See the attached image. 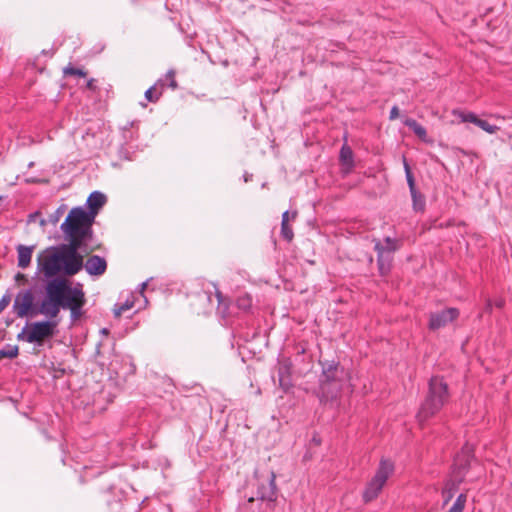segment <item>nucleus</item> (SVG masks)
Instances as JSON below:
<instances>
[{
	"mask_svg": "<svg viewBox=\"0 0 512 512\" xmlns=\"http://www.w3.org/2000/svg\"><path fill=\"white\" fill-rule=\"evenodd\" d=\"M412 197V206L415 212H424L426 201L425 196L418 190L410 191Z\"/></svg>",
	"mask_w": 512,
	"mask_h": 512,
	"instance_id": "21",
	"label": "nucleus"
},
{
	"mask_svg": "<svg viewBox=\"0 0 512 512\" xmlns=\"http://www.w3.org/2000/svg\"><path fill=\"white\" fill-rule=\"evenodd\" d=\"M216 298L218 300V305H219V309H221V307H223L224 303L227 302V297H225L221 291L217 290L216 293Z\"/></svg>",
	"mask_w": 512,
	"mask_h": 512,
	"instance_id": "36",
	"label": "nucleus"
},
{
	"mask_svg": "<svg viewBox=\"0 0 512 512\" xmlns=\"http://www.w3.org/2000/svg\"><path fill=\"white\" fill-rule=\"evenodd\" d=\"M134 305V302L133 301H129V300H126L124 303L122 304H116L115 307H114V316L115 317H120L125 311L131 309Z\"/></svg>",
	"mask_w": 512,
	"mask_h": 512,
	"instance_id": "31",
	"label": "nucleus"
},
{
	"mask_svg": "<svg viewBox=\"0 0 512 512\" xmlns=\"http://www.w3.org/2000/svg\"><path fill=\"white\" fill-rule=\"evenodd\" d=\"M64 372H65V370H64V369H60V370H59V373H61V374H64Z\"/></svg>",
	"mask_w": 512,
	"mask_h": 512,
	"instance_id": "50",
	"label": "nucleus"
},
{
	"mask_svg": "<svg viewBox=\"0 0 512 512\" xmlns=\"http://www.w3.org/2000/svg\"><path fill=\"white\" fill-rule=\"evenodd\" d=\"M62 273L56 276L46 278L47 284L45 286V298L37 309V315L43 314L54 320L61 309H65L66 299L68 297L71 282Z\"/></svg>",
	"mask_w": 512,
	"mask_h": 512,
	"instance_id": "3",
	"label": "nucleus"
},
{
	"mask_svg": "<svg viewBox=\"0 0 512 512\" xmlns=\"http://www.w3.org/2000/svg\"><path fill=\"white\" fill-rule=\"evenodd\" d=\"M85 302L86 299L82 285L80 283L74 287L70 285L65 309L70 310L72 320H77L81 317L82 308L85 305Z\"/></svg>",
	"mask_w": 512,
	"mask_h": 512,
	"instance_id": "10",
	"label": "nucleus"
},
{
	"mask_svg": "<svg viewBox=\"0 0 512 512\" xmlns=\"http://www.w3.org/2000/svg\"><path fill=\"white\" fill-rule=\"evenodd\" d=\"M450 398V388L445 378L441 375H433L428 380L427 391L416 414L417 422L423 426L449 403Z\"/></svg>",
	"mask_w": 512,
	"mask_h": 512,
	"instance_id": "2",
	"label": "nucleus"
},
{
	"mask_svg": "<svg viewBox=\"0 0 512 512\" xmlns=\"http://www.w3.org/2000/svg\"><path fill=\"white\" fill-rule=\"evenodd\" d=\"M459 315V309L454 307L431 313L429 316L428 328L433 331L438 330L455 321Z\"/></svg>",
	"mask_w": 512,
	"mask_h": 512,
	"instance_id": "11",
	"label": "nucleus"
},
{
	"mask_svg": "<svg viewBox=\"0 0 512 512\" xmlns=\"http://www.w3.org/2000/svg\"><path fill=\"white\" fill-rule=\"evenodd\" d=\"M453 115L458 117L461 122H469L473 123L477 126V121H479V117L473 112H465L462 110H453Z\"/></svg>",
	"mask_w": 512,
	"mask_h": 512,
	"instance_id": "24",
	"label": "nucleus"
},
{
	"mask_svg": "<svg viewBox=\"0 0 512 512\" xmlns=\"http://www.w3.org/2000/svg\"><path fill=\"white\" fill-rule=\"evenodd\" d=\"M403 124L408 127L413 133L423 142L428 143L430 140L427 136L426 129L413 118H406Z\"/></svg>",
	"mask_w": 512,
	"mask_h": 512,
	"instance_id": "20",
	"label": "nucleus"
},
{
	"mask_svg": "<svg viewBox=\"0 0 512 512\" xmlns=\"http://www.w3.org/2000/svg\"><path fill=\"white\" fill-rule=\"evenodd\" d=\"M18 356V347L7 345L6 347L0 349V359L8 358L13 359Z\"/></svg>",
	"mask_w": 512,
	"mask_h": 512,
	"instance_id": "29",
	"label": "nucleus"
},
{
	"mask_svg": "<svg viewBox=\"0 0 512 512\" xmlns=\"http://www.w3.org/2000/svg\"><path fill=\"white\" fill-rule=\"evenodd\" d=\"M472 462H477L473 445L465 443L461 450L455 455L452 465V477L461 478L464 482Z\"/></svg>",
	"mask_w": 512,
	"mask_h": 512,
	"instance_id": "7",
	"label": "nucleus"
},
{
	"mask_svg": "<svg viewBox=\"0 0 512 512\" xmlns=\"http://www.w3.org/2000/svg\"><path fill=\"white\" fill-rule=\"evenodd\" d=\"M83 268L91 276H101L107 270V261L104 257L92 255L83 261Z\"/></svg>",
	"mask_w": 512,
	"mask_h": 512,
	"instance_id": "14",
	"label": "nucleus"
},
{
	"mask_svg": "<svg viewBox=\"0 0 512 512\" xmlns=\"http://www.w3.org/2000/svg\"><path fill=\"white\" fill-rule=\"evenodd\" d=\"M39 306L34 304V294L31 289L20 291L14 300L13 310L17 317L36 316Z\"/></svg>",
	"mask_w": 512,
	"mask_h": 512,
	"instance_id": "9",
	"label": "nucleus"
},
{
	"mask_svg": "<svg viewBox=\"0 0 512 512\" xmlns=\"http://www.w3.org/2000/svg\"><path fill=\"white\" fill-rule=\"evenodd\" d=\"M289 220H290V213L289 211H285L283 214H282V221L281 223H289Z\"/></svg>",
	"mask_w": 512,
	"mask_h": 512,
	"instance_id": "41",
	"label": "nucleus"
},
{
	"mask_svg": "<svg viewBox=\"0 0 512 512\" xmlns=\"http://www.w3.org/2000/svg\"><path fill=\"white\" fill-rule=\"evenodd\" d=\"M394 468V463L391 460L384 458L380 460L375 475L363 491L362 497L365 503H369L379 496L388 478L393 474Z\"/></svg>",
	"mask_w": 512,
	"mask_h": 512,
	"instance_id": "5",
	"label": "nucleus"
},
{
	"mask_svg": "<svg viewBox=\"0 0 512 512\" xmlns=\"http://www.w3.org/2000/svg\"><path fill=\"white\" fill-rule=\"evenodd\" d=\"M95 219L81 207L72 208L60 228L68 240L43 250L37 258V268L45 278L62 273L74 276L83 269V253L89 254L95 248L89 246L94 236Z\"/></svg>",
	"mask_w": 512,
	"mask_h": 512,
	"instance_id": "1",
	"label": "nucleus"
},
{
	"mask_svg": "<svg viewBox=\"0 0 512 512\" xmlns=\"http://www.w3.org/2000/svg\"><path fill=\"white\" fill-rule=\"evenodd\" d=\"M229 306H230V301H229V299H227V302L224 303V305H223V307H221V309H219V306L217 307V311L223 317H228V316H230Z\"/></svg>",
	"mask_w": 512,
	"mask_h": 512,
	"instance_id": "35",
	"label": "nucleus"
},
{
	"mask_svg": "<svg viewBox=\"0 0 512 512\" xmlns=\"http://www.w3.org/2000/svg\"><path fill=\"white\" fill-rule=\"evenodd\" d=\"M297 217V211H293L291 214V219L294 220Z\"/></svg>",
	"mask_w": 512,
	"mask_h": 512,
	"instance_id": "45",
	"label": "nucleus"
},
{
	"mask_svg": "<svg viewBox=\"0 0 512 512\" xmlns=\"http://www.w3.org/2000/svg\"><path fill=\"white\" fill-rule=\"evenodd\" d=\"M52 221H53V222H56V221H58V218H57V216H54V219H53Z\"/></svg>",
	"mask_w": 512,
	"mask_h": 512,
	"instance_id": "49",
	"label": "nucleus"
},
{
	"mask_svg": "<svg viewBox=\"0 0 512 512\" xmlns=\"http://www.w3.org/2000/svg\"><path fill=\"white\" fill-rule=\"evenodd\" d=\"M145 287H146V283H142V284H141V289H142V290H144V289H145Z\"/></svg>",
	"mask_w": 512,
	"mask_h": 512,
	"instance_id": "46",
	"label": "nucleus"
},
{
	"mask_svg": "<svg viewBox=\"0 0 512 512\" xmlns=\"http://www.w3.org/2000/svg\"><path fill=\"white\" fill-rule=\"evenodd\" d=\"M477 126L490 134H494L495 132H497L499 130L498 126L492 125L488 121L480 119V118H479V121H477Z\"/></svg>",
	"mask_w": 512,
	"mask_h": 512,
	"instance_id": "33",
	"label": "nucleus"
},
{
	"mask_svg": "<svg viewBox=\"0 0 512 512\" xmlns=\"http://www.w3.org/2000/svg\"><path fill=\"white\" fill-rule=\"evenodd\" d=\"M95 82H96L95 79H93V78L89 79L86 84L87 89H89L91 91H96L97 86H96Z\"/></svg>",
	"mask_w": 512,
	"mask_h": 512,
	"instance_id": "38",
	"label": "nucleus"
},
{
	"mask_svg": "<svg viewBox=\"0 0 512 512\" xmlns=\"http://www.w3.org/2000/svg\"><path fill=\"white\" fill-rule=\"evenodd\" d=\"M486 310L491 312L492 310V303H491V300H487V303H486Z\"/></svg>",
	"mask_w": 512,
	"mask_h": 512,
	"instance_id": "42",
	"label": "nucleus"
},
{
	"mask_svg": "<svg viewBox=\"0 0 512 512\" xmlns=\"http://www.w3.org/2000/svg\"><path fill=\"white\" fill-rule=\"evenodd\" d=\"M64 76H78V77H86L87 72L82 68H76L72 64H69L63 69Z\"/></svg>",
	"mask_w": 512,
	"mask_h": 512,
	"instance_id": "28",
	"label": "nucleus"
},
{
	"mask_svg": "<svg viewBox=\"0 0 512 512\" xmlns=\"http://www.w3.org/2000/svg\"><path fill=\"white\" fill-rule=\"evenodd\" d=\"M279 386L284 392H288L292 387L291 364L285 363L278 367Z\"/></svg>",
	"mask_w": 512,
	"mask_h": 512,
	"instance_id": "17",
	"label": "nucleus"
},
{
	"mask_svg": "<svg viewBox=\"0 0 512 512\" xmlns=\"http://www.w3.org/2000/svg\"><path fill=\"white\" fill-rule=\"evenodd\" d=\"M52 221H53V222H56V221H58V218H57V216H54V219H53Z\"/></svg>",
	"mask_w": 512,
	"mask_h": 512,
	"instance_id": "48",
	"label": "nucleus"
},
{
	"mask_svg": "<svg viewBox=\"0 0 512 512\" xmlns=\"http://www.w3.org/2000/svg\"><path fill=\"white\" fill-rule=\"evenodd\" d=\"M281 236L287 242H291L294 237V232L289 223H281Z\"/></svg>",
	"mask_w": 512,
	"mask_h": 512,
	"instance_id": "32",
	"label": "nucleus"
},
{
	"mask_svg": "<svg viewBox=\"0 0 512 512\" xmlns=\"http://www.w3.org/2000/svg\"><path fill=\"white\" fill-rule=\"evenodd\" d=\"M467 501V496L464 493H461L454 504L451 506V508L447 512H463L465 508V504Z\"/></svg>",
	"mask_w": 512,
	"mask_h": 512,
	"instance_id": "27",
	"label": "nucleus"
},
{
	"mask_svg": "<svg viewBox=\"0 0 512 512\" xmlns=\"http://www.w3.org/2000/svg\"><path fill=\"white\" fill-rule=\"evenodd\" d=\"M34 249H35L34 245L25 246V245L19 244L16 247V250L18 253V267L25 269L30 265Z\"/></svg>",
	"mask_w": 512,
	"mask_h": 512,
	"instance_id": "18",
	"label": "nucleus"
},
{
	"mask_svg": "<svg viewBox=\"0 0 512 512\" xmlns=\"http://www.w3.org/2000/svg\"><path fill=\"white\" fill-rule=\"evenodd\" d=\"M58 321L46 320L30 324L29 329L25 327L20 334L19 340H24L28 343H36L42 345L46 339L54 336Z\"/></svg>",
	"mask_w": 512,
	"mask_h": 512,
	"instance_id": "6",
	"label": "nucleus"
},
{
	"mask_svg": "<svg viewBox=\"0 0 512 512\" xmlns=\"http://www.w3.org/2000/svg\"><path fill=\"white\" fill-rule=\"evenodd\" d=\"M404 169H405L406 180H407V183L409 186V191L416 190L417 188H416V184H415V178H414V175H413L411 168H410L409 164L407 163L406 159H404Z\"/></svg>",
	"mask_w": 512,
	"mask_h": 512,
	"instance_id": "30",
	"label": "nucleus"
},
{
	"mask_svg": "<svg viewBox=\"0 0 512 512\" xmlns=\"http://www.w3.org/2000/svg\"><path fill=\"white\" fill-rule=\"evenodd\" d=\"M254 500H255V498H254V497H250L248 501H249L250 503H252V502H254Z\"/></svg>",
	"mask_w": 512,
	"mask_h": 512,
	"instance_id": "47",
	"label": "nucleus"
},
{
	"mask_svg": "<svg viewBox=\"0 0 512 512\" xmlns=\"http://www.w3.org/2000/svg\"><path fill=\"white\" fill-rule=\"evenodd\" d=\"M340 161L349 168L354 166L353 151L348 145H343L340 150Z\"/></svg>",
	"mask_w": 512,
	"mask_h": 512,
	"instance_id": "23",
	"label": "nucleus"
},
{
	"mask_svg": "<svg viewBox=\"0 0 512 512\" xmlns=\"http://www.w3.org/2000/svg\"><path fill=\"white\" fill-rule=\"evenodd\" d=\"M322 372L319 377V390L317 396L320 402L335 400L341 393L348 380L345 368L336 361H319Z\"/></svg>",
	"mask_w": 512,
	"mask_h": 512,
	"instance_id": "4",
	"label": "nucleus"
},
{
	"mask_svg": "<svg viewBox=\"0 0 512 512\" xmlns=\"http://www.w3.org/2000/svg\"><path fill=\"white\" fill-rule=\"evenodd\" d=\"M11 295L9 293H5L0 299V313L10 304Z\"/></svg>",
	"mask_w": 512,
	"mask_h": 512,
	"instance_id": "34",
	"label": "nucleus"
},
{
	"mask_svg": "<svg viewBox=\"0 0 512 512\" xmlns=\"http://www.w3.org/2000/svg\"><path fill=\"white\" fill-rule=\"evenodd\" d=\"M462 483L463 481H461V478L454 477H452L445 483L441 492L444 506L451 501V499L454 497L455 493L459 489L460 484Z\"/></svg>",
	"mask_w": 512,
	"mask_h": 512,
	"instance_id": "16",
	"label": "nucleus"
},
{
	"mask_svg": "<svg viewBox=\"0 0 512 512\" xmlns=\"http://www.w3.org/2000/svg\"><path fill=\"white\" fill-rule=\"evenodd\" d=\"M504 305V301L503 300H498L495 302V306L498 307V308H502Z\"/></svg>",
	"mask_w": 512,
	"mask_h": 512,
	"instance_id": "43",
	"label": "nucleus"
},
{
	"mask_svg": "<svg viewBox=\"0 0 512 512\" xmlns=\"http://www.w3.org/2000/svg\"><path fill=\"white\" fill-rule=\"evenodd\" d=\"M252 303V296L248 293L238 296L235 301L236 307L244 313H249L251 311Z\"/></svg>",
	"mask_w": 512,
	"mask_h": 512,
	"instance_id": "22",
	"label": "nucleus"
},
{
	"mask_svg": "<svg viewBox=\"0 0 512 512\" xmlns=\"http://www.w3.org/2000/svg\"><path fill=\"white\" fill-rule=\"evenodd\" d=\"M15 280L18 281V282H23V283H27L28 282V279H27V276L23 273H17L16 276H15Z\"/></svg>",
	"mask_w": 512,
	"mask_h": 512,
	"instance_id": "39",
	"label": "nucleus"
},
{
	"mask_svg": "<svg viewBox=\"0 0 512 512\" xmlns=\"http://www.w3.org/2000/svg\"><path fill=\"white\" fill-rule=\"evenodd\" d=\"M106 202L107 197L105 194L100 191H94L87 198L86 205L88 210L86 212L95 219Z\"/></svg>",
	"mask_w": 512,
	"mask_h": 512,
	"instance_id": "15",
	"label": "nucleus"
},
{
	"mask_svg": "<svg viewBox=\"0 0 512 512\" xmlns=\"http://www.w3.org/2000/svg\"><path fill=\"white\" fill-rule=\"evenodd\" d=\"M99 512H124V504L111 490L102 492L97 498Z\"/></svg>",
	"mask_w": 512,
	"mask_h": 512,
	"instance_id": "12",
	"label": "nucleus"
},
{
	"mask_svg": "<svg viewBox=\"0 0 512 512\" xmlns=\"http://www.w3.org/2000/svg\"><path fill=\"white\" fill-rule=\"evenodd\" d=\"M296 349H297V353H296L297 356H302L306 353V348L302 345L297 346Z\"/></svg>",
	"mask_w": 512,
	"mask_h": 512,
	"instance_id": "40",
	"label": "nucleus"
},
{
	"mask_svg": "<svg viewBox=\"0 0 512 512\" xmlns=\"http://www.w3.org/2000/svg\"><path fill=\"white\" fill-rule=\"evenodd\" d=\"M100 332L103 335H109V329L108 328H102Z\"/></svg>",
	"mask_w": 512,
	"mask_h": 512,
	"instance_id": "44",
	"label": "nucleus"
},
{
	"mask_svg": "<svg viewBox=\"0 0 512 512\" xmlns=\"http://www.w3.org/2000/svg\"><path fill=\"white\" fill-rule=\"evenodd\" d=\"M175 77L176 71L174 69H170L167 71L164 78H162L166 84V87H169L172 90H176L178 88V83Z\"/></svg>",
	"mask_w": 512,
	"mask_h": 512,
	"instance_id": "26",
	"label": "nucleus"
},
{
	"mask_svg": "<svg viewBox=\"0 0 512 512\" xmlns=\"http://www.w3.org/2000/svg\"><path fill=\"white\" fill-rule=\"evenodd\" d=\"M398 116H399V108L397 106H393L391 111H390L389 119L390 120H394Z\"/></svg>",
	"mask_w": 512,
	"mask_h": 512,
	"instance_id": "37",
	"label": "nucleus"
},
{
	"mask_svg": "<svg viewBox=\"0 0 512 512\" xmlns=\"http://www.w3.org/2000/svg\"><path fill=\"white\" fill-rule=\"evenodd\" d=\"M374 250L377 252V267L381 277H387L393 266V255L383 251L382 242L374 240Z\"/></svg>",
	"mask_w": 512,
	"mask_h": 512,
	"instance_id": "13",
	"label": "nucleus"
},
{
	"mask_svg": "<svg viewBox=\"0 0 512 512\" xmlns=\"http://www.w3.org/2000/svg\"><path fill=\"white\" fill-rule=\"evenodd\" d=\"M383 251L394 254L400 248L399 240L391 237H385L382 242Z\"/></svg>",
	"mask_w": 512,
	"mask_h": 512,
	"instance_id": "25",
	"label": "nucleus"
},
{
	"mask_svg": "<svg viewBox=\"0 0 512 512\" xmlns=\"http://www.w3.org/2000/svg\"><path fill=\"white\" fill-rule=\"evenodd\" d=\"M165 87H166V84H165L164 80L158 79L157 82L153 86H151L149 89L146 90V92H145L146 100L151 103L158 102L164 92Z\"/></svg>",
	"mask_w": 512,
	"mask_h": 512,
	"instance_id": "19",
	"label": "nucleus"
},
{
	"mask_svg": "<svg viewBox=\"0 0 512 512\" xmlns=\"http://www.w3.org/2000/svg\"><path fill=\"white\" fill-rule=\"evenodd\" d=\"M277 493L276 474L271 470L266 479H259L256 498L260 501H266L267 506L273 510L277 501Z\"/></svg>",
	"mask_w": 512,
	"mask_h": 512,
	"instance_id": "8",
	"label": "nucleus"
},
{
	"mask_svg": "<svg viewBox=\"0 0 512 512\" xmlns=\"http://www.w3.org/2000/svg\"><path fill=\"white\" fill-rule=\"evenodd\" d=\"M2 200V196H0V201Z\"/></svg>",
	"mask_w": 512,
	"mask_h": 512,
	"instance_id": "51",
	"label": "nucleus"
}]
</instances>
